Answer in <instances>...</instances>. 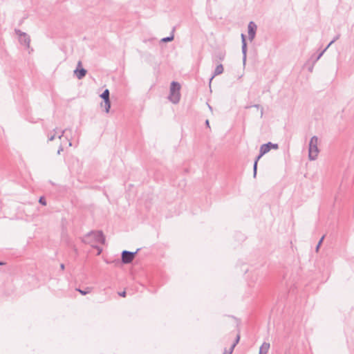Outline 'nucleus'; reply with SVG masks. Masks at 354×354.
Listing matches in <instances>:
<instances>
[{"label": "nucleus", "mask_w": 354, "mask_h": 354, "mask_svg": "<svg viewBox=\"0 0 354 354\" xmlns=\"http://www.w3.org/2000/svg\"><path fill=\"white\" fill-rule=\"evenodd\" d=\"M81 64H82L81 62H78V66H81Z\"/></svg>", "instance_id": "34"}, {"label": "nucleus", "mask_w": 354, "mask_h": 354, "mask_svg": "<svg viewBox=\"0 0 354 354\" xmlns=\"http://www.w3.org/2000/svg\"><path fill=\"white\" fill-rule=\"evenodd\" d=\"M270 348V344L267 342H263V344L261 346L259 349V353L263 354H266L268 352V350Z\"/></svg>", "instance_id": "11"}, {"label": "nucleus", "mask_w": 354, "mask_h": 354, "mask_svg": "<svg viewBox=\"0 0 354 354\" xmlns=\"http://www.w3.org/2000/svg\"><path fill=\"white\" fill-rule=\"evenodd\" d=\"M241 42H242V53H243V62L245 64L247 57V43L245 36L244 34H241Z\"/></svg>", "instance_id": "7"}, {"label": "nucleus", "mask_w": 354, "mask_h": 354, "mask_svg": "<svg viewBox=\"0 0 354 354\" xmlns=\"http://www.w3.org/2000/svg\"><path fill=\"white\" fill-rule=\"evenodd\" d=\"M279 148V145L277 144H273L270 142L263 144L261 146V155H264L266 153L269 152L271 149H277Z\"/></svg>", "instance_id": "5"}, {"label": "nucleus", "mask_w": 354, "mask_h": 354, "mask_svg": "<svg viewBox=\"0 0 354 354\" xmlns=\"http://www.w3.org/2000/svg\"><path fill=\"white\" fill-rule=\"evenodd\" d=\"M259 354H263V353H259Z\"/></svg>", "instance_id": "35"}, {"label": "nucleus", "mask_w": 354, "mask_h": 354, "mask_svg": "<svg viewBox=\"0 0 354 354\" xmlns=\"http://www.w3.org/2000/svg\"><path fill=\"white\" fill-rule=\"evenodd\" d=\"M118 294L120 296L124 297H126L127 292H126V291H122L121 292H119Z\"/></svg>", "instance_id": "25"}, {"label": "nucleus", "mask_w": 354, "mask_h": 354, "mask_svg": "<svg viewBox=\"0 0 354 354\" xmlns=\"http://www.w3.org/2000/svg\"><path fill=\"white\" fill-rule=\"evenodd\" d=\"M22 44H24L25 46H26L27 47H29V45H30V37L26 34V37H22Z\"/></svg>", "instance_id": "14"}, {"label": "nucleus", "mask_w": 354, "mask_h": 354, "mask_svg": "<svg viewBox=\"0 0 354 354\" xmlns=\"http://www.w3.org/2000/svg\"><path fill=\"white\" fill-rule=\"evenodd\" d=\"M67 129H65V130H63L61 135L59 136V138L60 139L63 136H64V133L66 131Z\"/></svg>", "instance_id": "28"}, {"label": "nucleus", "mask_w": 354, "mask_h": 354, "mask_svg": "<svg viewBox=\"0 0 354 354\" xmlns=\"http://www.w3.org/2000/svg\"><path fill=\"white\" fill-rule=\"evenodd\" d=\"M15 31L16 34L17 35H19V41L21 43H22L23 42L22 41H23L22 40V37H26V33L24 32H22V31H21L20 30H18V29H15Z\"/></svg>", "instance_id": "15"}, {"label": "nucleus", "mask_w": 354, "mask_h": 354, "mask_svg": "<svg viewBox=\"0 0 354 354\" xmlns=\"http://www.w3.org/2000/svg\"><path fill=\"white\" fill-rule=\"evenodd\" d=\"M225 51H218L214 55V61H223L225 59Z\"/></svg>", "instance_id": "10"}, {"label": "nucleus", "mask_w": 354, "mask_h": 354, "mask_svg": "<svg viewBox=\"0 0 354 354\" xmlns=\"http://www.w3.org/2000/svg\"><path fill=\"white\" fill-rule=\"evenodd\" d=\"M239 339H240V336L238 335L236 336V340H235V342L232 345V346L230 347V348L229 349V353L228 354H232L233 351H234V347L236 346V344L239 342Z\"/></svg>", "instance_id": "16"}, {"label": "nucleus", "mask_w": 354, "mask_h": 354, "mask_svg": "<svg viewBox=\"0 0 354 354\" xmlns=\"http://www.w3.org/2000/svg\"><path fill=\"white\" fill-rule=\"evenodd\" d=\"M253 106H254V107H256L257 109H261V117H262L263 115V107H261L259 104H255Z\"/></svg>", "instance_id": "24"}, {"label": "nucleus", "mask_w": 354, "mask_h": 354, "mask_svg": "<svg viewBox=\"0 0 354 354\" xmlns=\"http://www.w3.org/2000/svg\"><path fill=\"white\" fill-rule=\"evenodd\" d=\"M228 353H229V351H226V350H225V351H224V353H223V354H228Z\"/></svg>", "instance_id": "32"}, {"label": "nucleus", "mask_w": 354, "mask_h": 354, "mask_svg": "<svg viewBox=\"0 0 354 354\" xmlns=\"http://www.w3.org/2000/svg\"><path fill=\"white\" fill-rule=\"evenodd\" d=\"M261 152V151H259ZM263 155H261V153H259V155L257 157L256 160H254V165H253V173H254V177H256L257 175V163L259 160L263 156Z\"/></svg>", "instance_id": "12"}, {"label": "nucleus", "mask_w": 354, "mask_h": 354, "mask_svg": "<svg viewBox=\"0 0 354 354\" xmlns=\"http://www.w3.org/2000/svg\"><path fill=\"white\" fill-rule=\"evenodd\" d=\"M39 203L43 205H46V199L44 196H41L39 199Z\"/></svg>", "instance_id": "21"}, {"label": "nucleus", "mask_w": 354, "mask_h": 354, "mask_svg": "<svg viewBox=\"0 0 354 354\" xmlns=\"http://www.w3.org/2000/svg\"><path fill=\"white\" fill-rule=\"evenodd\" d=\"M257 28V25L255 24L254 22L250 21L248 24V38H249V39L250 41H252L254 39L255 35H256Z\"/></svg>", "instance_id": "6"}, {"label": "nucleus", "mask_w": 354, "mask_h": 354, "mask_svg": "<svg viewBox=\"0 0 354 354\" xmlns=\"http://www.w3.org/2000/svg\"><path fill=\"white\" fill-rule=\"evenodd\" d=\"M64 267H65V266H64V264L62 263V264L60 265V268H61V269H62V270H64Z\"/></svg>", "instance_id": "30"}, {"label": "nucleus", "mask_w": 354, "mask_h": 354, "mask_svg": "<svg viewBox=\"0 0 354 354\" xmlns=\"http://www.w3.org/2000/svg\"><path fill=\"white\" fill-rule=\"evenodd\" d=\"M328 48H325V49H324L314 59L313 61V64H315V63L316 62H317L320 57L323 55V54L324 53V52L327 50Z\"/></svg>", "instance_id": "19"}, {"label": "nucleus", "mask_w": 354, "mask_h": 354, "mask_svg": "<svg viewBox=\"0 0 354 354\" xmlns=\"http://www.w3.org/2000/svg\"><path fill=\"white\" fill-rule=\"evenodd\" d=\"M55 134L50 136V137H48V140L49 141L53 140L55 139Z\"/></svg>", "instance_id": "26"}, {"label": "nucleus", "mask_w": 354, "mask_h": 354, "mask_svg": "<svg viewBox=\"0 0 354 354\" xmlns=\"http://www.w3.org/2000/svg\"><path fill=\"white\" fill-rule=\"evenodd\" d=\"M104 109L106 113L109 112L110 108H111V101L109 100H104Z\"/></svg>", "instance_id": "17"}, {"label": "nucleus", "mask_w": 354, "mask_h": 354, "mask_svg": "<svg viewBox=\"0 0 354 354\" xmlns=\"http://www.w3.org/2000/svg\"><path fill=\"white\" fill-rule=\"evenodd\" d=\"M317 145L318 138L314 136L311 138L308 146V158L310 160H315L317 158L319 152Z\"/></svg>", "instance_id": "2"}, {"label": "nucleus", "mask_w": 354, "mask_h": 354, "mask_svg": "<svg viewBox=\"0 0 354 354\" xmlns=\"http://www.w3.org/2000/svg\"><path fill=\"white\" fill-rule=\"evenodd\" d=\"M339 38V35H337L335 38L328 44V45L326 47L328 48L333 43H334L336 40Z\"/></svg>", "instance_id": "23"}, {"label": "nucleus", "mask_w": 354, "mask_h": 354, "mask_svg": "<svg viewBox=\"0 0 354 354\" xmlns=\"http://www.w3.org/2000/svg\"><path fill=\"white\" fill-rule=\"evenodd\" d=\"M63 151V147L62 146H60L57 151V154H59L61 153V151Z\"/></svg>", "instance_id": "27"}, {"label": "nucleus", "mask_w": 354, "mask_h": 354, "mask_svg": "<svg viewBox=\"0 0 354 354\" xmlns=\"http://www.w3.org/2000/svg\"><path fill=\"white\" fill-rule=\"evenodd\" d=\"M139 250L140 249H138L136 252H133L127 250L122 251L121 255L122 263L125 264L131 263Z\"/></svg>", "instance_id": "4"}, {"label": "nucleus", "mask_w": 354, "mask_h": 354, "mask_svg": "<svg viewBox=\"0 0 354 354\" xmlns=\"http://www.w3.org/2000/svg\"><path fill=\"white\" fill-rule=\"evenodd\" d=\"M223 73V64H218L215 70H214V74L212 76V77L210 78V82L212 80V79L216 76V75H221Z\"/></svg>", "instance_id": "9"}, {"label": "nucleus", "mask_w": 354, "mask_h": 354, "mask_svg": "<svg viewBox=\"0 0 354 354\" xmlns=\"http://www.w3.org/2000/svg\"><path fill=\"white\" fill-rule=\"evenodd\" d=\"M77 291H79L82 295H85L91 292L90 288H86V290H83L81 289H77Z\"/></svg>", "instance_id": "20"}, {"label": "nucleus", "mask_w": 354, "mask_h": 354, "mask_svg": "<svg viewBox=\"0 0 354 354\" xmlns=\"http://www.w3.org/2000/svg\"><path fill=\"white\" fill-rule=\"evenodd\" d=\"M93 237L95 241L97 243H104L105 241L104 236L102 231L90 232L84 238L83 241L85 243H89L88 239Z\"/></svg>", "instance_id": "3"}, {"label": "nucleus", "mask_w": 354, "mask_h": 354, "mask_svg": "<svg viewBox=\"0 0 354 354\" xmlns=\"http://www.w3.org/2000/svg\"><path fill=\"white\" fill-rule=\"evenodd\" d=\"M86 73H87L86 70L83 68H81L80 69L76 68L74 71V73L78 80H81L84 77H85Z\"/></svg>", "instance_id": "8"}, {"label": "nucleus", "mask_w": 354, "mask_h": 354, "mask_svg": "<svg viewBox=\"0 0 354 354\" xmlns=\"http://www.w3.org/2000/svg\"><path fill=\"white\" fill-rule=\"evenodd\" d=\"M180 85L177 82H172L170 86V92L169 95V100L174 104H177L180 101Z\"/></svg>", "instance_id": "1"}, {"label": "nucleus", "mask_w": 354, "mask_h": 354, "mask_svg": "<svg viewBox=\"0 0 354 354\" xmlns=\"http://www.w3.org/2000/svg\"><path fill=\"white\" fill-rule=\"evenodd\" d=\"M324 239V236H323L321 238V239L319 240V241L318 242V243H317V246H316V251H317V252H318L319 248L320 245H322V241H323Z\"/></svg>", "instance_id": "22"}, {"label": "nucleus", "mask_w": 354, "mask_h": 354, "mask_svg": "<svg viewBox=\"0 0 354 354\" xmlns=\"http://www.w3.org/2000/svg\"><path fill=\"white\" fill-rule=\"evenodd\" d=\"M205 124H206V125H207V127H209V120H207L205 121Z\"/></svg>", "instance_id": "31"}, {"label": "nucleus", "mask_w": 354, "mask_h": 354, "mask_svg": "<svg viewBox=\"0 0 354 354\" xmlns=\"http://www.w3.org/2000/svg\"><path fill=\"white\" fill-rule=\"evenodd\" d=\"M5 263L2 261H0V266L4 265Z\"/></svg>", "instance_id": "33"}, {"label": "nucleus", "mask_w": 354, "mask_h": 354, "mask_svg": "<svg viewBox=\"0 0 354 354\" xmlns=\"http://www.w3.org/2000/svg\"><path fill=\"white\" fill-rule=\"evenodd\" d=\"M110 93L109 89H105L103 93L100 95V97L104 100H110Z\"/></svg>", "instance_id": "13"}, {"label": "nucleus", "mask_w": 354, "mask_h": 354, "mask_svg": "<svg viewBox=\"0 0 354 354\" xmlns=\"http://www.w3.org/2000/svg\"><path fill=\"white\" fill-rule=\"evenodd\" d=\"M313 65H314V64H313ZM313 66H312L309 67L308 71H309L310 72H312V71H313Z\"/></svg>", "instance_id": "29"}, {"label": "nucleus", "mask_w": 354, "mask_h": 354, "mask_svg": "<svg viewBox=\"0 0 354 354\" xmlns=\"http://www.w3.org/2000/svg\"><path fill=\"white\" fill-rule=\"evenodd\" d=\"M174 35L172 34L171 36L162 38L161 39V42L166 43V42L171 41L172 40H174Z\"/></svg>", "instance_id": "18"}]
</instances>
